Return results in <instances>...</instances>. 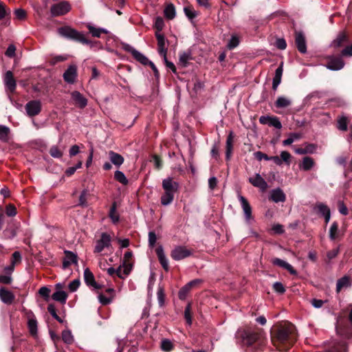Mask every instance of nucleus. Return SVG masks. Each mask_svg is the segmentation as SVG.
<instances>
[{"label":"nucleus","instance_id":"f257e3e1","mask_svg":"<svg viewBox=\"0 0 352 352\" xmlns=\"http://www.w3.org/2000/svg\"><path fill=\"white\" fill-rule=\"evenodd\" d=\"M271 340L279 351H289L298 338L296 327L289 321H280L274 324L270 329Z\"/></svg>","mask_w":352,"mask_h":352},{"label":"nucleus","instance_id":"f03ea898","mask_svg":"<svg viewBox=\"0 0 352 352\" xmlns=\"http://www.w3.org/2000/svg\"><path fill=\"white\" fill-rule=\"evenodd\" d=\"M59 34L67 39L80 43L82 45H89L92 42L85 36L70 26H63L58 29Z\"/></svg>","mask_w":352,"mask_h":352},{"label":"nucleus","instance_id":"7ed1b4c3","mask_svg":"<svg viewBox=\"0 0 352 352\" xmlns=\"http://www.w3.org/2000/svg\"><path fill=\"white\" fill-rule=\"evenodd\" d=\"M243 342L248 346L256 344L261 347L264 344V338L261 331L247 330L243 334Z\"/></svg>","mask_w":352,"mask_h":352},{"label":"nucleus","instance_id":"20e7f679","mask_svg":"<svg viewBox=\"0 0 352 352\" xmlns=\"http://www.w3.org/2000/svg\"><path fill=\"white\" fill-rule=\"evenodd\" d=\"M349 321H341L336 327L339 334L345 338H352V305L349 314Z\"/></svg>","mask_w":352,"mask_h":352},{"label":"nucleus","instance_id":"39448f33","mask_svg":"<svg viewBox=\"0 0 352 352\" xmlns=\"http://www.w3.org/2000/svg\"><path fill=\"white\" fill-rule=\"evenodd\" d=\"M344 65V61L341 56L331 55L327 58L325 66L330 70L338 71L342 69Z\"/></svg>","mask_w":352,"mask_h":352},{"label":"nucleus","instance_id":"423d86ee","mask_svg":"<svg viewBox=\"0 0 352 352\" xmlns=\"http://www.w3.org/2000/svg\"><path fill=\"white\" fill-rule=\"evenodd\" d=\"M192 254V250L186 246L177 245L170 252L171 258L175 261H180Z\"/></svg>","mask_w":352,"mask_h":352},{"label":"nucleus","instance_id":"0eeeda50","mask_svg":"<svg viewBox=\"0 0 352 352\" xmlns=\"http://www.w3.org/2000/svg\"><path fill=\"white\" fill-rule=\"evenodd\" d=\"M70 10L71 5L69 3L64 1L53 4L51 7L50 12L53 16H58L66 14Z\"/></svg>","mask_w":352,"mask_h":352},{"label":"nucleus","instance_id":"6e6552de","mask_svg":"<svg viewBox=\"0 0 352 352\" xmlns=\"http://www.w3.org/2000/svg\"><path fill=\"white\" fill-rule=\"evenodd\" d=\"M122 47L125 52L131 53L133 57L141 64L144 65H148L151 62V60H149L146 56L136 50L129 44L122 43Z\"/></svg>","mask_w":352,"mask_h":352},{"label":"nucleus","instance_id":"1a4fd4ad","mask_svg":"<svg viewBox=\"0 0 352 352\" xmlns=\"http://www.w3.org/2000/svg\"><path fill=\"white\" fill-rule=\"evenodd\" d=\"M348 43H349V36L346 31L343 30L338 32L336 38L331 42V47L338 50Z\"/></svg>","mask_w":352,"mask_h":352},{"label":"nucleus","instance_id":"9d476101","mask_svg":"<svg viewBox=\"0 0 352 352\" xmlns=\"http://www.w3.org/2000/svg\"><path fill=\"white\" fill-rule=\"evenodd\" d=\"M111 237L107 232H102L100 239L96 241L94 253L101 252L105 248L111 246Z\"/></svg>","mask_w":352,"mask_h":352},{"label":"nucleus","instance_id":"9b49d317","mask_svg":"<svg viewBox=\"0 0 352 352\" xmlns=\"http://www.w3.org/2000/svg\"><path fill=\"white\" fill-rule=\"evenodd\" d=\"M25 109L28 116H37L41 111V102L38 100H30L25 104Z\"/></svg>","mask_w":352,"mask_h":352},{"label":"nucleus","instance_id":"f8f14e48","mask_svg":"<svg viewBox=\"0 0 352 352\" xmlns=\"http://www.w3.org/2000/svg\"><path fill=\"white\" fill-rule=\"evenodd\" d=\"M203 282L201 279H194L190 282H188L187 284H186L184 286H183L178 292V297L180 300H184L186 299V296H188L190 291L195 287L197 286L198 285L201 284Z\"/></svg>","mask_w":352,"mask_h":352},{"label":"nucleus","instance_id":"ddd939ff","mask_svg":"<svg viewBox=\"0 0 352 352\" xmlns=\"http://www.w3.org/2000/svg\"><path fill=\"white\" fill-rule=\"evenodd\" d=\"M4 85L6 91L9 94H14L16 88V82L14 78V74L11 71H7L4 75Z\"/></svg>","mask_w":352,"mask_h":352},{"label":"nucleus","instance_id":"4468645a","mask_svg":"<svg viewBox=\"0 0 352 352\" xmlns=\"http://www.w3.org/2000/svg\"><path fill=\"white\" fill-rule=\"evenodd\" d=\"M348 344L344 340L333 341L324 352H347Z\"/></svg>","mask_w":352,"mask_h":352},{"label":"nucleus","instance_id":"2eb2a0df","mask_svg":"<svg viewBox=\"0 0 352 352\" xmlns=\"http://www.w3.org/2000/svg\"><path fill=\"white\" fill-rule=\"evenodd\" d=\"M20 223L16 221L12 220L8 223L7 228L3 231L6 238L12 239L17 234V230L19 228Z\"/></svg>","mask_w":352,"mask_h":352},{"label":"nucleus","instance_id":"dca6fc26","mask_svg":"<svg viewBox=\"0 0 352 352\" xmlns=\"http://www.w3.org/2000/svg\"><path fill=\"white\" fill-rule=\"evenodd\" d=\"M295 43L298 50L301 54L307 52V44L305 35L301 32H295Z\"/></svg>","mask_w":352,"mask_h":352},{"label":"nucleus","instance_id":"f3484780","mask_svg":"<svg viewBox=\"0 0 352 352\" xmlns=\"http://www.w3.org/2000/svg\"><path fill=\"white\" fill-rule=\"evenodd\" d=\"M162 188L166 192L174 193L178 190L179 184L175 181L172 177H168L163 179Z\"/></svg>","mask_w":352,"mask_h":352},{"label":"nucleus","instance_id":"a211bd4d","mask_svg":"<svg viewBox=\"0 0 352 352\" xmlns=\"http://www.w3.org/2000/svg\"><path fill=\"white\" fill-rule=\"evenodd\" d=\"M77 76V67L74 65H69L63 74V79L69 84H73Z\"/></svg>","mask_w":352,"mask_h":352},{"label":"nucleus","instance_id":"6ab92c4d","mask_svg":"<svg viewBox=\"0 0 352 352\" xmlns=\"http://www.w3.org/2000/svg\"><path fill=\"white\" fill-rule=\"evenodd\" d=\"M0 299L3 303L11 305L15 300V296L5 287H0Z\"/></svg>","mask_w":352,"mask_h":352},{"label":"nucleus","instance_id":"aec40b11","mask_svg":"<svg viewBox=\"0 0 352 352\" xmlns=\"http://www.w3.org/2000/svg\"><path fill=\"white\" fill-rule=\"evenodd\" d=\"M72 99L75 106L80 109H84L87 104V100L78 91H74L71 94Z\"/></svg>","mask_w":352,"mask_h":352},{"label":"nucleus","instance_id":"412c9836","mask_svg":"<svg viewBox=\"0 0 352 352\" xmlns=\"http://www.w3.org/2000/svg\"><path fill=\"white\" fill-rule=\"evenodd\" d=\"M155 37L157 41L158 53L163 58H166L168 49L166 47V39L164 36L159 32H155Z\"/></svg>","mask_w":352,"mask_h":352},{"label":"nucleus","instance_id":"4be33fe9","mask_svg":"<svg viewBox=\"0 0 352 352\" xmlns=\"http://www.w3.org/2000/svg\"><path fill=\"white\" fill-rule=\"evenodd\" d=\"M65 258L63 262V267L66 269L69 267L72 264H77L78 263V256L74 252L65 250Z\"/></svg>","mask_w":352,"mask_h":352},{"label":"nucleus","instance_id":"5701e85b","mask_svg":"<svg viewBox=\"0 0 352 352\" xmlns=\"http://www.w3.org/2000/svg\"><path fill=\"white\" fill-rule=\"evenodd\" d=\"M248 180L252 185L262 190H265L267 188V183L258 173H256L254 177H250Z\"/></svg>","mask_w":352,"mask_h":352},{"label":"nucleus","instance_id":"b1692460","mask_svg":"<svg viewBox=\"0 0 352 352\" xmlns=\"http://www.w3.org/2000/svg\"><path fill=\"white\" fill-rule=\"evenodd\" d=\"M27 316L28 318V327L30 333L32 336H36L37 334V320L36 317L32 311H29L27 313Z\"/></svg>","mask_w":352,"mask_h":352},{"label":"nucleus","instance_id":"393cba45","mask_svg":"<svg viewBox=\"0 0 352 352\" xmlns=\"http://www.w3.org/2000/svg\"><path fill=\"white\" fill-rule=\"evenodd\" d=\"M269 199L275 203L285 202L286 200V195L283 190L280 188H277L271 191Z\"/></svg>","mask_w":352,"mask_h":352},{"label":"nucleus","instance_id":"a878e982","mask_svg":"<svg viewBox=\"0 0 352 352\" xmlns=\"http://www.w3.org/2000/svg\"><path fill=\"white\" fill-rule=\"evenodd\" d=\"M156 254L157 256L160 263L166 272H168L169 265L168 260L166 257L162 246H159L155 250Z\"/></svg>","mask_w":352,"mask_h":352},{"label":"nucleus","instance_id":"bb28decb","mask_svg":"<svg viewBox=\"0 0 352 352\" xmlns=\"http://www.w3.org/2000/svg\"><path fill=\"white\" fill-rule=\"evenodd\" d=\"M239 201L241 202V207L245 214V219L247 220L251 219L252 218V207L248 202V199L243 196H239Z\"/></svg>","mask_w":352,"mask_h":352},{"label":"nucleus","instance_id":"cd10ccee","mask_svg":"<svg viewBox=\"0 0 352 352\" xmlns=\"http://www.w3.org/2000/svg\"><path fill=\"white\" fill-rule=\"evenodd\" d=\"M272 263L274 265H276L287 270L292 275L297 274L296 270L289 263L280 258H274L272 259Z\"/></svg>","mask_w":352,"mask_h":352},{"label":"nucleus","instance_id":"c85d7f7f","mask_svg":"<svg viewBox=\"0 0 352 352\" xmlns=\"http://www.w3.org/2000/svg\"><path fill=\"white\" fill-rule=\"evenodd\" d=\"M234 134L232 131H230L227 139L226 146V160L229 161L230 160L232 151H233V142H234Z\"/></svg>","mask_w":352,"mask_h":352},{"label":"nucleus","instance_id":"c756f323","mask_svg":"<svg viewBox=\"0 0 352 352\" xmlns=\"http://www.w3.org/2000/svg\"><path fill=\"white\" fill-rule=\"evenodd\" d=\"M108 154L111 162L116 167H120L124 163V159L120 154L113 151H109Z\"/></svg>","mask_w":352,"mask_h":352},{"label":"nucleus","instance_id":"7c9ffc66","mask_svg":"<svg viewBox=\"0 0 352 352\" xmlns=\"http://www.w3.org/2000/svg\"><path fill=\"white\" fill-rule=\"evenodd\" d=\"M283 72V63H281L275 71V76L273 78V82H272V89L274 90H276L278 86L280 84Z\"/></svg>","mask_w":352,"mask_h":352},{"label":"nucleus","instance_id":"2f4dec72","mask_svg":"<svg viewBox=\"0 0 352 352\" xmlns=\"http://www.w3.org/2000/svg\"><path fill=\"white\" fill-rule=\"evenodd\" d=\"M351 283L349 276H344L343 277L339 278L337 280L336 292L339 293L342 290V289L349 287H351Z\"/></svg>","mask_w":352,"mask_h":352},{"label":"nucleus","instance_id":"473e14b6","mask_svg":"<svg viewBox=\"0 0 352 352\" xmlns=\"http://www.w3.org/2000/svg\"><path fill=\"white\" fill-rule=\"evenodd\" d=\"M86 27L89 30V33L94 37L100 38L101 34H108L109 33V32L107 30L104 29V28H95L94 26H93L92 25H91L89 23L87 24L86 25Z\"/></svg>","mask_w":352,"mask_h":352},{"label":"nucleus","instance_id":"72a5a7b5","mask_svg":"<svg viewBox=\"0 0 352 352\" xmlns=\"http://www.w3.org/2000/svg\"><path fill=\"white\" fill-rule=\"evenodd\" d=\"M164 16L168 19L172 20L175 17L176 11L175 6L170 3L164 8Z\"/></svg>","mask_w":352,"mask_h":352},{"label":"nucleus","instance_id":"f704fd0d","mask_svg":"<svg viewBox=\"0 0 352 352\" xmlns=\"http://www.w3.org/2000/svg\"><path fill=\"white\" fill-rule=\"evenodd\" d=\"M68 295L64 291H56L52 295L54 300L58 301L61 304H65Z\"/></svg>","mask_w":352,"mask_h":352},{"label":"nucleus","instance_id":"c9c22d12","mask_svg":"<svg viewBox=\"0 0 352 352\" xmlns=\"http://www.w3.org/2000/svg\"><path fill=\"white\" fill-rule=\"evenodd\" d=\"M291 104L292 101L289 98L283 96L278 97L274 103L275 107L278 109L286 108Z\"/></svg>","mask_w":352,"mask_h":352},{"label":"nucleus","instance_id":"e433bc0d","mask_svg":"<svg viewBox=\"0 0 352 352\" xmlns=\"http://www.w3.org/2000/svg\"><path fill=\"white\" fill-rule=\"evenodd\" d=\"M117 203L116 201L113 202L109 213V217L111 219L113 223H117L120 221V216L117 214Z\"/></svg>","mask_w":352,"mask_h":352},{"label":"nucleus","instance_id":"4c0bfd02","mask_svg":"<svg viewBox=\"0 0 352 352\" xmlns=\"http://www.w3.org/2000/svg\"><path fill=\"white\" fill-rule=\"evenodd\" d=\"M314 165H315V162H314V159L311 158V157L307 156V157H303L302 165L300 166V167L302 168V170H304L305 171H308V170H311L314 167Z\"/></svg>","mask_w":352,"mask_h":352},{"label":"nucleus","instance_id":"58836bf2","mask_svg":"<svg viewBox=\"0 0 352 352\" xmlns=\"http://www.w3.org/2000/svg\"><path fill=\"white\" fill-rule=\"evenodd\" d=\"M337 128L342 131H346L348 129L349 120L345 116H341L337 120Z\"/></svg>","mask_w":352,"mask_h":352},{"label":"nucleus","instance_id":"ea45409f","mask_svg":"<svg viewBox=\"0 0 352 352\" xmlns=\"http://www.w3.org/2000/svg\"><path fill=\"white\" fill-rule=\"evenodd\" d=\"M84 280L86 285L89 287L95 284L96 280L94 274L90 271L89 268H86L84 271Z\"/></svg>","mask_w":352,"mask_h":352},{"label":"nucleus","instance_id":"a19ab883","mask_svg":"<svg viewBox=\"0 0 352 352\" xmlns=\"http://www.w3.org/2000/svg\"><path fill=\"white\" fill-rule=\"evenodd\" d=\"M179 55V64L183 67H186L188 65V60L192 59L191 53L190 52H180Z\"/></svg>","mask_w":352,"mask_h":352},{"label":"nucleus","instance_id":"79ce46f5","mask_svg":"<svg viewBox=\"0 0 352 352\" xmlns=\"http://www.w3.org/2000/svg\"><path fill=\"white\" fill-rule=\"evenodd\" d=\"M184 318L186 323L188 325H191L192 323V303L190 302L187 304L184 310Z\"/></svg>","mask_w":352,"mask_h":352},{"label":"nucleus","instance_id":"37998d69","mask_svg":"<svg viewBox=\"0 0 352 352\" xmlns=\"http://www.w3.org/2000/svg\"><path fill=\"white\" fill-rule=\"evenodd\" d=\"M338 223L336 221L333 222L329 229V239L334 241L337 239L338 234Z\"/></svg>","mask_w":352,"mask_h":352},{"label":"nucleus","instance_id":"c03bdc74","mask_svg":"<svg viewBox=\"0 0 352 352\" xmlns=\"http://www.w3.org/2000/svg\"><path fill=\"white\" fill-rule=\"evenodd\" d=\"M174 199V193L166 192L161 197V204L163 206H168L170 204Z\"/></svg>","mask_w":352,"mask_h":352},{"label":"nucleus","instance_id":"a18cd8bd","mask_svg":"<svg viewBox=\"0 0 352 352\" xmlns=\"http://www.w3.org/2000/svg\"><path fill=\"white\" fill-rule=\"evenodd\" d=\"M10 9L8 8L3 2L0 1V20L10 17Z\"/></svg>","mask_w":352,"mask_h":352},{"label":"nucleus","instance_id":"49530a36","mask_svg":"<svg viewBox=\"0 0 352 352\" xmlns=\"http://www.w3.org/2000/svg\"><path fill=\"white\" fill-rule=\"evenodd\" d=\"M160 347L163 351L170 352L173 350L174 344L168 339H163Z\"/></svg>","mask_w":352,"mask_h":352},{"label":"nucleus","instance_id":"de8ad7c7","mask_svg":"<svg viewBox=\"0 0 352 352\" xmlns=\"http://www.w3.org/2000/svg\"><path fill=\"white\" fill-rule=\"evenodd\" d=\"M157 300L160 307H163L165 303L166 294L164 289L162 286H159L157 292Z\"/></svg>","mask_w":352,"mask_h":352},{"label":"nucleus","instance_id":"09e8293b","mask_svg":"<svg viewBox=\"0 0 352 352\" xmlns=\"http://www.w3.org/2000/svg\"><path fill=\"white\" fill-rule=\"evenodd\" d=\"M114 179L118 182L121 183L123 185L128 184V179L124 175V174L120 170H116L114 173Z\"/></svg>","mask_w":352,"mask_h":352},{"label":"nucleus","instance_id":"8fccbe9b","mask_svg":"<svg viewBox=\"0 0 352 352\" xmlns=\"http://www.w3.org/2000/svg\"><path fill=\"white\" fill-rule=\"evenodd\" d=\"M10 129L6 126H0V140L3 142L8 141Z\"/></svg>","mask_w":352,"mask_h":352},{"label":"nucleus","instance_id":"3c124183","mask_svg":"<svg viewBox=\"0 0 352 352\" xmlns=\"http://www.w3.org/2000/svg\"><path fill=\"white\" fill-rule=\"evenodd\" d=\"M301 138V135L300 133H290L289 135V138H288L287 139L285 140L283 142V144L284 146H288V145H290L292 144L294 141L295 140H298Z\"/></svg>","mask_w":352,"mask_h":352},{"label":"nucleus","instance_id":"603ef678","mask_svg":"<svg viewBox=\"0 0 352 352\" xmlns=\"http://www.w3.org/2000/svg\"><path fill=\"white\" fill-rule=\"evenodd\" d=\"M88 195V190H83L81 192V194L79 197V203L78 206L85 208L87 207V197Z\"/></svg>","mask_w":352,"mask_h":352},{"label":"nucleus","instance_id":"864d4df0","mask_svg":"<svg viewBox=\"0 0 352 352\" xmlns=\"http://www.w3.org/2000/svg\"><path fill=\"white\" fill-rule=\"evenodd\" d=\"M184 13H185L186 16L190 20L194 19L197 16V12L194 10L192 7H191V6H186V7H185L184 8Z\"/></svg>","mask_w":352,"mask_h":352},{"label":"nucleus","instance_id":"5fc2aeb1","mask_svg":"<svg viewBox=\"0 0 352 352\" xmlns=\"http://www.w3.org/2000/svg\"><path fill=\"white\" fill-rule=\"evenodd\" d=\"M62 339L67 344H71L74 341L73 336L69 330H64L62 332Z\"/></svg>","mask_w":352,"mask_h":352},{"label":"nucleus","instance_id":"6e6d98bb","mask_svg":"<svg viewBox=\"0 0 352 352\" xmlns=\"http://www.w3.org/2000/svg\"><path fill=\"white\" fill-rule=\"evenodd\" d=\"M50 155L54 158H60L63 156V152L57 146H52L49 151Z\"/></svg>","mask_w":352,"mask_h":352},{"label":"nucleus","instance_id":"4d7b16f0","mask_svg":"<svg viewBox=\"0 0 352 352\" xmlns=\"http://www.w3.org/2000/svg\"><path fill=\"white\" fill-rule=\"evenodd\" d=\"M164 27V21L162 17L157 16L155 19L154 28L156 29V32L160 33Z\"/></svg>","mask_w":352,"mask_h":352},{"label":"nucleus","instance_id":"13d9d810","mask_svg":"<svg viewBox=\"0 0 352 352\" xmlns=\"http://www.w3.org/2000/svg\"><path fill=\"white\" fill-rule=\"evenodd\" d=\"M269 120V125L275 127L276 129H280L282 128V124L279 120V118L276 116H270Z\"/></svg>","mask_w":352,"mask_h":352},{"label":"nucleus","instance_id":"bf43d9fd","mask_svg":"<svg viewBox=\"0 0 352 352\" xmlns=\"http://www.w3.org/2000/svg\"><path fill=\"white\" fill-rule=\"evenodd\" d=\"M342 57H352V43L345 46L340 54Z\"/></svg>","mask_w":352,"mask_h":352},{"label":"nucleus","instance_id":"052dcab7","mask_svg":"<svg viewBox=\"0 0 352 352\" xmlns=\"http://www.w3.org/2000/svg\"><path fill=\"white\" fill-rule=\"evenodd\" d=\"M17 213L16 208L14 204H9L6 207V214L8 217H14Z\"/></svg>","mask_w":352,"mask_h":352},{"label":"nucleus","instance_id":"680f3d73","mask_svg":"<svg viewBox=\"0 0 352 352\" xmlns=\"http://www.w3.org/2000/svg\"><path fill=\"white\" fill-rule=\"evenodd\" d=\"M280 157L282 160V163L285 162L287 165H289L291 164L292 155L288 151H282Z\"/></svg>","mask_w":352,"mask_h":352},{"label":"nucleus","instance_id":"e2e57ef3","mask_svg":"<svg viewBox=\"0 0 352 352\" xmlns=\"http://www.w3.org/2000/svg\"><path fill=\"white\" fill-rule=\"evenodd\" d=\"M51 290L47 287H42L38 290V294L44 298L45 301H48L50 298Z\"/></svg>","mask_w":352,"mask_h":352},{"label":"nucleus","instance_id":"0e129e2a","mask_svg":"<svg viewBox=\"0 0 352 352\" xmlns=\"http://www.w3.org/2000/svg\"><path fill=\"white\" fill-rule=\"evenodd\" d=\"M318 212L320 213L322 216H325L326 214L330 212V209L327 206L322 203H320L316 206Z\"/></svg>","mask_w":352,"mask_h":352},{"label":"nucleus","instance_id":"69168bd1","mask_svg":"<svg viewBox=\"0 0 352 352\" xmlns=\"http://www.w3.org/2000/svg\"><path fill=\"white\" fill-rule=\"evenodd\" d=\"M273 289L276 292L280 294H283L285 292V288L280 282L274 283L273 285Z\"/></svg>","mask_w":352,"mask_h":352},{"label":"nucleus","instance_id":"338daca9","mask_svg":"<svg viewBox=\"0 0 352 352\" xmlns=\"http://www.w3.org/2000/svg\"><path fill=\"white\" fill-rule=\"evenodd\" d=\"M16 46L14 44L9 45L7 48L5 55L9 58H14L15 56Z\"/></svg>","mask_w":352,"mask_h":352},{"label":"nucleus","instance_id":"774afa93","mask_svg":"<svg viewBox=\"0 0 352 352\" xmlns=\"http://www.w3.org/2000/svg\"><path fill=\"white\" fill-rule=\"evenodd\" d=\"M239 44V38L236 36H232L231 37L229 43H228V47L230 50H232V49L235 48L236 47H237Z\"/></svg>","mask_w":352,"mask_h":352}]
</instances>
